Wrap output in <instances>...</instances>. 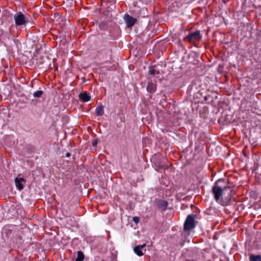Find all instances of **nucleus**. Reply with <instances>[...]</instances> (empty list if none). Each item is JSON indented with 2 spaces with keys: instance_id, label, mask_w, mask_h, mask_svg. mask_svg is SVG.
I'll use <instances>...</instances> for the list:
<instances>
[{
  "instance_id": "1",
  "label": "nucleus",
  "mask_w": 261,
  "mask_h": 261,
  "mask_svg": "<svg viewBox=\"0 0 261 261\" xmlns=\"http://www.w3.org/2000/svg\"><path fill=\"white\" fill-rule=\"evenodd\" d=\"M225 182L224 179H219L215 182L212 190L216 201L223 206H227L228 204V200L227 198L223 199L222 198L223 191L227 187Z\"/></svg>"
},
{
  "instance_id": "2",
  "label": "nucleus",
  "mask_w": 261,
  "mask_h": 261,
  "mask_svg": "<svg viewBox=\"0 0 261 261\" xmlns=\"http://www.w3.org/2000/svg\"><path fill=\"white\" fill-rule=\"evenodd\" d=\"M13 17L16 28H22L29 22L28 18L21 12H17Z\"/></svg>"
},
{
  "instance_id": "3",
  "label": "nucleus",
  "mask_w": 261,
  "mask_h": 261,
  "mask_svg": "<svg viewBox=\"0 0 261 261\" xmlns=\"http://www.w3.org/2000/svg\"><path fill=\"white\" fill-rule=\"evenodd\" d=\"M201 38L200 31L197 30L194 32L189 33L187 36L184 38V41L189 42L190 43H194L195 42L199 41Z\"/></svg>"
},
{
  "instance_id": "4",
  "label": "nucleus",
  "mask_w": 261,
  "mask_h": 261,
  "mask_svg": "<svg viewBox=\"0 0 261 261\" xmlns=\"http://www.w3.org/2000/svg\"><path fill=\"white\" fill-rule=\"evenodd\" d=\"M195 227V217L193 215H189L187 216L184 223V229L189 231Z\"/></svg>"
},
{
  "instance_id": "5",
  "label": "nucleus",
  "mask_w": 261,
  "mask_h": 261,
  "mask_svg": "<svg viewBox=\"0 0 261 261\" xmlns=\"http://www.w3.org/2000/svg\"><path fill=\"white\" fill-rule=\"evenodd\" d=\"M124 20L128 28H132L136 22L137 19L128 14H125L124 16Z\"/></svg>"
},
{
  "instance_id": "6",
  "label": "nucleus",
  "mask_w": 261,
  "mask_h": 261,
  "mask_svg": "<svg viewBox=\"0 0 261 261\" xmlns=\"http://www.w3.org/2000/svg\"><path fill=\"white\" fill-rule=\"evenodd\" d=\"M168 202L162 199H159L156 201V206L159 210L163 212L165 211L167 207Z\"/></svg>"
},
{
  "instance_id": "7",
  "label": "nucleus",
  "mask_w": 261,
  "mask_h": 261,
  "mask_svg": "<svg viewBox=\"0 0 261 261\" xmlns=\"http://www.w3.org/2000/svg\"><path fill=\"white\" fill-rule=\"evenodd\" d=\"M146 244L138 245L134 247V251L138 256H141L144 254L143 250L146 251L145 249Z\"/></svg>"
},
{
  "instance_id": "8",
  "label": "nucleus",
  "mask_w": 261,
  "mask_h": 261,
  "mask_svg": "<svg viewBox=\"0 0 261 261\" xmlns=\"http://www.w3.org/2000/svg\"><path fill=\"white\" fill-rule=\"evenodd\" d=\"M25 182V180L23 177H16L15 179L16 187L19 191L22 190L23 189V184Z\"/></svg>"
},
{
  "instance_id": "9",
  "label": "nucleus",
  "mask_w": 261,
  "mask_h": 261,
  "mask_svg": "<svg viewBox=\"0 0 261 261\" xmlns=\"http://www.w3.org/2000/svg\"><path fill=\"white\" fill-rule=\"evenodd\" d=\"M80 99L84 102H88L91 99V96L86 91L81 93L79 94Z\"/></svg>"
},
{
  "instance_id": "10",
  "label": "nucleus",
  "mask_w": 261,
  "mask_h": 261,
  "mask_svg": "<svg viewBox=\"0 0 261 261\" xmlns=\"http://www.w3.org/2000/svg\"><path fill=\"white\" fill-rule=\"evenodd\" d=\"M146 90L148 92L153 94L156 90V84L152 82H149L147 86Z\"/></svg>"
},
{
  "instance_id": "11",
  "label": "nucleus",
  "mask_w": 261,
  "mask_h": 261,
  "mask_svg": "<svg viewBox=\"0 0 261 261\" xmlns=\"http://www.w3.org/2000/svg\"><path fill=\"white\" fill-rule=\"evenodd\" d=\"M227 117V114L225 112H223L222 116L218 120L219 122L222 123L223 125H227L228 124V119Z\"/></svg>"
},
{
  "instance_id": "12",
  "label": "nucleus",
  "mask_w": 261,
  "mask_h": 261,
  "mask_svg": "<svg viewBox=\"0 0 261 261\" xmlns=\"http://www.w3.org/2000/svg\"><path fill=\"white\" fill-rule=\"evenodd\" d=\"M104 114V109L102 106L97 107L95 109V114L97 116H101Z\"/></svg>"
},
{
  "instance_id": "13",
  "label": "nucleus",
  "mask_w": 261,
  "mask_h": 261,
  "mask_svg": "<svg viewBox=\"0 0 261 261\" xmlns=\"http://www.w3.org/2000/svg\"><path fill=\"white\" fill-rule=\"evenodd\" d=\"M77 257L75 259V261H83L84 259L85 256L83 252L79 251L77 252Z\"/></svg>"
},
{
  "instance_id": "14",
  "label": "nucleus",
  "mask_w": 261,
  "mask_h": 261,
  "mask_svg": "<svg viewBox=\"0 0 261 261\" xmlns=\"http://www.w3.org/2000/svg\"><path fill=\"white\" fill-rule=\"evenodd\" d=\"M249 259L250 261H261V256L259 255H251Z\"/></svg>"
},
{
  "instance_id": "15",
  "label": "nucleus",
  "mask_w": 261,
  "mask_h": 261,
  "mask_svg": "<svg viewBox=\"0 0 261 261\" xmlns=\"http://www.w3.org/2000/svg\"><path fill=\"white\" fill-rule=\"evenodd\" d=\"M43 93V92L42 91L38 90L34 93L33 96L34 97L40 98L41 97Z\"/></svg>"
},
{
  "instance_id": "16",
  "label": "nucleus",
  "mask_w": 261,
  "mask_h": 261,
  "mask_svg": "<svg viewBox=\"0 0 261 261\" xmlns=\"http://www.w3.org/2000/svg\"><path fill=\"white\" fill-rule=\"evenodd\" d=\"M155 70L154 69V68L152 67V66H150L149 67V74L152 75H154L155 73Z\"/></svg>"
},
{
  "instance_id": "17",
  "label": "nucleus",
  "mask_w": 261,
  "mask_h": 261,
  "mask_svg": "<svg viewBox=\"0 0 261 261\" xmlns=\"http://www.w3.org/2000/svg\"><path fill=\"white\" fill-rule=\"evenodd\" d=\"M113 1H101V5L102 6H103L104 5V4H105L106 5H108V4H110Z\"/></svg>"
},
{
  "instance_id": "18",
  "label": "nucleus",
  "mask_w": 261,
  "mask_h": 261,
  "mask_svg": "<svg viewBox=\"0 0 261 261\" xmlns=\"http://www.w3.org/2000/svg\"><path fill=\"white\" fill-rule=\"evenodd\" d=\"M133 221L136 223L137 224L139 222V218L137 216H135L133 218Z\"/></svg>"
},
{
  "instance_id": "19",
  "label": "nucleus",
  "mask_w": 261,
  "mask_h": 261,
  "mask_svg": "<svg viewBox=\"0 0 261 261\" xmlns=\"http://www.w3.org/2000/svg\"><path fill=\"white\" fill-rule=\"evenodd\" d=\"M97 144V140H94L92 142V146H95Z\"/></svg>"
},
{
  "instance_id": "20",
  "label": "nucleus",
  "mask_w": 261,
  "mask_h": 261,
  "mask_svg": "<svg viewBox=\"0 0 261 261\" xmlns=\"http://www.w3.org/2000/svg\"><path fill=\"white\" fill-rule=\"evenodd\" d=\"M70 155H71V153H69V152H67V153H66L65 156H66V157H68H68H70Z\"/></svg>"
},
{
  "instance_id": "21",
  "label": "nucleus",
  "mask_w": 261,
  "mask_h": 261,
  "mask_svg": "<svg viewBox=\"0 0 261 261\" xmlns=\"http://www.w3.org/2000/svg\"><path fill=\"white\" fill-rule=\"evenodd\" d=\"M209 98H210V96H205L204 97V100L205 101H207Z\"/></svg>"
},
{
  "instance_id": "22",
  "label": "nucleus",
  "mask_w": 261,
  "mask_h": 261,
  "mask_svg": "<svg viewBox=\"0 0 261 261\" xmlns=\"http://www.w3.org/2000/svg\"><path fill=\"white\" fill-rule=\"evenodd\" d=\"M185 261H195L194 259H186Z\"/></svg>"
},
{
  "instance_id": "23",
  "label": "nucleus",
  "mask_w": 261,
  "mask_h": 261,
  "mask_svg": "<svg viewBox=\"0 0 261 261\" xmlns=\"http://www.w3.org/2000/svg\"><path fill=\"white\" fill-rule=\"evenodd\" d=\"M115 8V6L114 5L113 8H111V9L112 10L113 8Z\"/></svg>"
},
{
  "instance_id": "24",
  "label": "nucleus",
  "mask_w": 261,
  "mask_h": 261,
  "mask_svg": "<svg viewBox=\"0 0 261 261\" xmlns=\"http://www.w3.org/2000/svg\"><path fill=\"white\" fill-rule=\"evenodd\" d=\"M10 18H11V19L12 20V16H10Z\"/></svg>"
},
{
  "instance_id": "25",
  "label": "nucleus",
  "mask_w": 261,
  "mask_h": 261,
  "mask_svg": "<svg viewBox=\"0 0 261 261\" xmlns=\"http://www.w3.org/2000/svg\"><path fill=\"white\" fill-rule=\"evenodd\" d=\"M228 184V180H227V185Z\"/></svg>"
},
{
  "instance_id": "26",
  "label": "nucleus",
  "mask_w": 261,
  "mask_h": 261,
  "mask_svg": "<svg viewBox=\"0 0 261 261\" xmlns=\"http://www.w3.org/2000/svg\"><path fill=\"white\" fill-rule=\"evenodd\" d=\"M102 261H105V260H102Z\"/></svg>"
}]
</instances>
